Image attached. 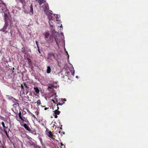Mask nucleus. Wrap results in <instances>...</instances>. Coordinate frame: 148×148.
I'll use <instances>...</instances> for the list:
<instances>
[{"label": "nucleus", "mask_w": 148, "mask_h": 148, "mask_svg": "<svg viewBox=\"0 0 148 148\" xmlns=\"http://www.w3.org/2000/svg\"><path fill=\"white\" fill-rule=\"evenodd\" d=\"M55 56L52 52L48 53L47 54V61L49 62H51L55 59Z\"/></svg>", "instance_id": "f257e3e1"}, {"label": "nucleus", "mask_w": 148, "mask_h": 148, "mask_svg": "<svg viewBox=\"0 0 148 148\" xmlns=\"http://www.w3.org/2000/svg\"><path fill=\"white\" fill-rule=\"evenodd\" d=\"M54 39H55L56 44L58 45V39L57 38L56 36L54 35L50 36L49 38V41L51 43H52V42L54 41Z\"/></svg>", "instance_id": "f03ea898"}, {"label": "nucleus", "mask_w": 148, "mask_h": 148, "mask_svg": "<svg viewBox=\"0 0 148 148\" xmlns=\"http://www.w3.org/2000/svg\"><path fill=\"white\" fill-rule=\"evenodd\" d=\"M44 11L45 14H47L48 11L49 9V5L48 3H45L43 6Z\"/></svg>", "instance_id": "7ed1b4c3"}, {"label": "nucleus", "mask_w": 148, "mask_h": 148, "mask_svg": "<svg viewBox=\"0 0 148 148\" xmlns=\"http://www.w3.org/2000/svg\"><path fill=\"white\" fill-rule=\"evenodd\" d=\"M8 22H5V24L3 27V28L1 29V31H2L3 32H5V34H7L8 31H6L8 27Z\"/></svg>", "instance_id": "20e7f679"}, {"label": "nucleus", "mask_w": 148, "mask_h": 148, "mask_svg": "<svg viewBox=\"0 0 148 148\" xmlns=\"http://www.w3.org/2000/svg\"><path fill=\"white\" fill-rule=\"evenodd\" d=\"M48 20H49V23L51 27H53V25L51 24V23H52L54 21V20L53 19V17L51 16V15L48 14Z\"/></svg>", "instance_id": "39448f33"}, {"label": "nucleus", "mask_w": 148, "mask_h": 148, "mask_svg": "<svg viewBox=\"0 0 148 148\" xmlns=\"http://www.w3.org/2000/svg\"><path fill=\"white\" fill-rule=\"evenodd\" d=\"M8 10H6L4 13V21L5 22H8V20L9 19V17L8 16L9 13L8 12Z\"/></svg>", "instance_id": "423d86ee"}, {"label": "nucleus", "mask_w": 148, "mask_h": 148, "mask_svg": "<svg viewBox=\"0 0 148 148\" xmlns=\"http://www.w3.org/2000/svg\"><path fill=\"white\" fill-rule=\"evenodd\" d=\"M21 126H23L26 130L28 131H30L31 129L28 126V125H27L26 123L23 124V125H21Z\"/></svg>", "instance_id": "0eeeda50"}, {"label": "nucleus", "mask_w": 148, "mask_h": 148, "mask_svg": "<svg viewBox=\"0 0 148 148\" xmlns=\"http://www.w3.org/2000/svg\"><path fill=\"white\" fill-rule=\"evenodd\" d=\"M59 109V108L57 106V109L56 110L54 111V114L56 115H59L60 113V112L58 110Z\"/></svg>", "instance_id": "6e6552de"}, {"label": "nucleus", "mask_w": 148, "mask_h": 148, "mask_svg": "<svg viewBox=\"0 0 148 148\" xmlns=\"http://www.w3.org/2000/svg\"><path fill=\"white\" fill-rule=\"evenodd\" d=\"M36 1H38V2L39 3L40 5H41L42 4L44 3L46 1V0H35Z\"/></svg>", "instance_id": "1a4fd4ad"}, {"label": "nucleus", "mask_w": 148, "mask_h": 148, "mask_svg": "<svg viewBox=\"0 0 148 148\" xmlns=\"http://www.w3.org/2000/svg\"><path fill=\"white\" fill-rule=\"evenodd\" d=\"M47 135L49 137L54 139V138H53V134H52L51 131H49Z\"/></svg>", "instance_id": "9d476101"}, {"label": "nucleus", "mask_w": 148, "mask_h": 148, "mask_svg": "<svg viewBox=\"0 0 148 148\" xmlns=\"http://www.w3.org/2000/svg\"><path fill=\"white\" fill-rule=\"evenodd\" d=\"M43 35L45 36V38H48L49 36V33L48 32H46L43 34Z\"/></svg>", "instance_id": "9b49d317"}, {"label": "nucleus", "mask_w": 148, "mask_h": 148, "mask_svg": "<svg viewBox=\"0 0 148 148\" xmlns=\"http://www.w3.org/2000/svg\"><path fill=\"white\" fill-rule=\"evenodd\" d=\"M30 12L31 13V14L33 15V9L32 4H31L30 6Z\"/></svg>", "instance_id": "f8f14e48"}, {"label": "nucleus", "mask_w": 148, "mask_h": 148, "mask_svg": "<svg viewBox=\"0 0 148 148\" xmlns=\"http://www.w3.org/2000/svg\"><path fill=\"white\" fill-rule=\"evenodd\" d=\"M18 2L21 3L23 5H25L26 3L25 0H18Z\"/></svg>", "instance_id": "ddd939ff"}, {"label": "nucleus", "mask_w": 148, "mask_h": 148, "mask_svg": "<svg viewBox=\"0 0 148 148\" xmlns=\"http://www.w3.org/2000/svg\"><path fill=\"white\" fill-rule=\"evenodd\" d=\"M51 69L50 67L49 66L47 67V73H49L51 72Z\"/></svg>", "instance_id": "4468645a"}, {"label": "nucleus", "mask_w": 148, "mask_h": 148, "mask_svg": "<svg viewBox=\"0 0 148 148\" xmlns=\"http://www.w3.org/2000/svg\"><path fill=\"white\" fill-rule=\"evenodd\" d=\"M34 89L35 91L37 93H39L40 92V90L37 87H34Z\"/></svg>", "instance_id": "2eb2a0df"}, {"label": "nucleus", "mask_w": 148, "mask_h": 148, "mask_svg": "<svg viewBox=\"0 0 148 148\" xmlns=\"http://www.w3.org/2000/svg\"><path fill=\"white\" fill-rule=\"evenodd\" d=\"M29 132H30V133H32L33 134H34V135H36L37 133L36 132V130H31L30 131H29Z\"/></svg>", "instance_id": "dca6fc26"}, {"label": "nucleus", "mask_w": 148, "mask_h": 148, "mask_svg": "<svg viewBox=\"0 0 148 148\" xmlns=\"http://www.w3.org/2000/svg\"><path fill=\"white\" fill-rule=\"evenodd\" d=\"M18 116L19 118L23 121H24V120L23 119V118L21 116V112L20 111L18 113Z\"/></svg>", "instance_id": "f3484780"}, {"label": "nucleus", "mask_w": 148, "mask_h": 148, "mask_svg": "<svg viewBox=\"0 0 148 148\" xmlns=\"http://www.w3.org/2000/svg\"><path fill=\"white\" fill-rule=\"evenodd\" d=\"M30 145H33L34 147L35 148H40V147L35 144L32 143Z\"/></svg>", "instance_id": "a211bd4d"}, {"label": "nucleus", "mask_w": 148, "mask_h": 148, "mask_svg": "<svg viewBox=\"0 0 148 148\" xmlns=\"http://www.w3.org/2000/svg\"><path fill=\"white\" fill-rule=\"evenodd\" d=\"M3 131H4L5 132V133L7 137L8 138H10V136H9L8 134V133L7 130H6L4 129V130H3Z\"/></svg>", "instance_id": "6ab92c4d"}, {"label": "nucleus", "mask_w": 148, "mask_h": 148, "mask_svg": "<svg viewBox=\"0 0 148 148\" xmlns=\"http://www.w3.org/2000/svg\"><path fill=\"white\" fill-rule=\"evenodd\" d=\"M0 5H2L3 8L4 9L6 7V5L3 2L2 3H0Z\"/></svg>", "instance_id": "aec40b11"}, {"label": "nucleus", "mask_w": 148, "mask_h": 148, "mask_svg": "<svg viewBox=\"0 0 148 148\" xmlns=\"http://www.w3.org/2000/svg\"><path fill=\"white\" fill-rule=\"evenodd\" d=\"M36 103L38 104V105H40L41 104V102L40 100H38L36 102Z\"/></svg>", "instance_id": "412c9836"}, {"label": "nucleus", "mask_w": 148, "mask_h": 148, "mask_svg": "<svg viewBox=\"0 0 148 148\" xmlns=\"http://www.w3.org/2000/svg\"><path fill=\"white\" fill-rule=\"evenodd\" d=\"M22 49H23V50L22 51V52L24 53L25 54L26 53L25 47H23V48H22Z\"/></svg>", "instance_id": "4be33fe9"}, {"label": "nucleus", "mask_w": 148, "mask_h": 148, "mask_svg": "<svg viewBox=\"0 0 148 148\" xmlns=\"http://www.w3.org/2000/svg\"><path fill=\"white\" fill-rule=\"evenodd\" d=\"M24 84L26 88H29V87L28 86L27 84L25 83H24Z\"/></svg>", "instance_id": "5701e85b"}, {"label": "nucleus", "mask_w": 148, "mask_h": 148, "mask_svg": "<svg viewBox=\"0 0 148 148\" xmlns=\"http://www.w3.org/2000/svg\"><path fill=\"white\" fill-rule=\"evenodd\" d=\"M32 114V116L33 117V118H34V119H37V118H36V116L34 115L33 114Z\"/></svg>", "instance_id": "b1692460"}, {"label": "nucleus", "mask_w": 148, "mask_h": 148, "mask_svg": "<svg viewBox=\"0 0 148 148\" xmlns=\"http://www.w3.org/2000/svg\"><path fill=\"white\" fill-rule=\"evenodd\" d=\"M63 104L62 103H57V106H58V105H60V106H62V105Z\"/></svg>", "instance_id": "393cba45"}, {"label": "nucleus", "mask_w": 148, "mask_h": 148, "mask_svg": "<svg viewBox=\"0 0 148 148\" xmlns=\"http://www.w3.org/2000/svg\"><path fill=\"white\" fill-rule=\"evenodd\" d=\"M1 125H2L3 127L5 125L4 123L3 122H2L1 123Z\"/></svg>", "instance_id": "a878e982"}, {"label": "nucleus", "mask_w": 148, "mask_h": 148, "mask_svg": "<svg viewBox=\"0 0 148 148\" xmlns=\"http://www.w3.org/2000/svg\"><path fill=\"white\" fill-rule=\"evenodd\" d=\"M3 127L4 128H3V130H4V129H5L6 130V129H7L8 128V127H6L5 126V125Z\"/></svg>", "instance_id": "bb28decb"}, {"label": "nucleus", "mask_w": 148, "mask_h": 148, "mask_svg": "<svg viewBox=\"0 0 148 148\" xmlns=\"http://www.w3.org/2000/svg\"><path fill=\"white\" fill-rule=\"evenodd\" d=\"M57 115L56 114H53L54 116V117L55 118H57L58 117V116H57Z\"/></svg>", "instance_id": "cd10ccee"}, {"label": "nucleus", "mask_w": 148, "mask_h": 148, "mask_svg": "<svg viewBox=\"0 0 148 148\" xmlns=\"http://www.w3.org/2000/svg\"><path fill=\"white\" fill-rule=\"evenodd\" d=\"M66 100L65 99H62V101H66Z\"/></svg>", "instance_id": "c85d7f7f"}, {"label": "nucleus", "mask_w": 148, "mask_h": 148, "mask_svg": "<svg viewBox=\"0 0 148 148\" xmlns=\"http://www.w3.org/2000/svg\"><path fill=\"white\" fill-rule=\"evenodd\" d=\"M59 132L60 133H61V134H62V133H63L64 134V133H63L62 132H61L60 131H59Z\"/></svg>", "instance_id": "c756f323"}, {"label": "nucleus", "mask_w": 148, "mask_h": 148, "mask_svg": "<svg viewBox=\"0 0 148 148\" xmlns=\"http://www.w3.org/2000/svg\"><path fill=\"white\" fill-rule=\"evenodd\" d=\"M50 12H49V13L51 14H52V11L51 10H50Z\"/></svg>", "instance_id": "7c9ffc66"}, {"label": "nucleus", "mask_w": 148, "mask_h": 148, "mask_svg": "<svg viewBox=\"0 0 148 148\" xmlns=\"http://www.w3.org/2000/svg\"><path fill=\"white\" fill-rule=\"evenodd\" d=\"M36 45H38V42L37 41H36Z\"/></svg>", "instance_id": "2f4dec72"}, {"label": "nucleus", "mask_w": 148, "mask_h": 148, "mask_svg": "<svg viewBox=\"0 0 148 148\" xmlns=\"http://www.w3.org/2000/svg\"><path fill=\"white\" fill-rule=\"evenodd\" d=\"M21 88H23V86L22 85H21Z\"/></svg>", "instance_id": "473e14b6"}, {"label": "nucleus", "mask_w": 148, "mask_h": 148, "mask_svg": "<svg viewBox=\"0 0 148 148\" xmlns=\"http://www.w3.org/2000/svg\"><path fill=\"white\" fill-rule=\"evenodd\" d=\"M48 108H45L44 109L45 110H47Z\"/></svg>", "instance_id": "72a5a7b5"}, {"label": "nucleus", "mask_w": 148, "mask_h": 148, "mask_svg": "<svg viewBox=\"0 0 148 148\" xmlns=\"http://www.w3.org/2000/svg\"><path fill=\"white\" fill-rule=\"evenodd\" d=\"M38 52L40 53V51L39 49H38Z\"/></svg>", "instance_id": "f704fd0d"}, {"label": "nucleus", "mask_w": 148, "mask_h": 148, "mask_svg": "<svg viewBox=\"0 0 148 148\" xmlns=\"http://www.w3.org/2000/svg\"><path fill=\"white\" fill-rule=\"evenodd\" d=\"M37 48L38 49H39V47L38 45H37Z\"/></svg>", "instance_id": "c9c22d12"}, {"label": "nucleus", "mask_w": 148, "mask_h": 148, "mask_svg": "<svg viewBox=\"0 0 148 148\" xmlns=\"http://www.w3.org/2000/svg\"><path fill=\"white\" fill-rule=\"evenodd\" d=\"M58 18L57 17H56V19L57 21H58Z\"/></svg>", "instance_id": "e433bc0d"}, {"label": "nucleus", "mask_w": 148, "mask_h": 148, "mask_svg": "<svg viewBox=\"0 0 148 148\" xmlns=\"http://www.w3.org/2000/svg\"><path fill=\"white\" fill-rule=\"evenodd\" d=\"M61 145L62 146L63 144L62 143H61Z\"/></svg>", "instance_id": "4c0bfd02"}, {"label": "nucleus", "mask_w": 148, "mask_h": 148, "mask_svg": "<svg viewBox=\"0 0 148 148\" xmlns=\"http://www.w3.org/2000/svg\"><path fill=\"white\" fill-rule=\"evenodd\" d=\"M52 101H53V102H54V100H52Z\"/></svg>", "instance_id": "58836bf2"}, {"label": "nucleus", "mask_w": 148, "mask_h": 148, "mask_svg": "<svg viewBox=\"0 0 148 148\" xmlns=\"http://www.w3.org/2000/svg\"><path fill=\"white\" fill-rule=\"evenodd\" d=\"M56 16H58V15L57 14L56 15Z\"/></svg>", "instance_id": "ea45409f"}, {"label": "nucleus", "mask_w": 148, "mask_h": 148, "mask_svg": "<svg viewBox=\"0 0 148 148\" xmlns=\"http://www.w3.org/2000/svg\"><path fill=\"white\" fill-rule=\"evenodd\" d=\"M60 129H62V127H60Z\"/></svg>", "instance_id": "a19ab883"}, {"label": "nucleus", "mask_w": 148, "mask_h": 148, "mask_svg": "<svg viewBox=\"0 0 148 148\" xmlns=\"http://www.w3.org/2000/svg\"><path fill=\"white\" fill-rule=\"evenodd\" d=\"M62 25H61V26H60V27H62Z\"/></svg>", "instance_id": "79ce46f5"}, {"label": "nucleus", "mask_w": 148, "mask_h": 148, "mask_svg": "<svg viewBox=\"0 0 148 148\" xmlns=\"http://www.w3.org/2000/svg\"><path fill=\"white\" fill-rule=\"evenodd\" d=\"M48 88H50V87H49H49H48Z\"/></svg>", "instance_id": "37998d69"}]
</instances>
